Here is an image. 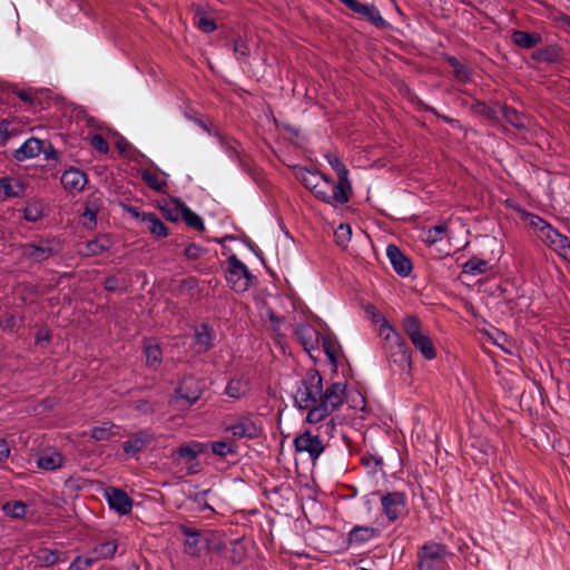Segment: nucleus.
Segmentation results:
<instances>
[{
    "instance_id": "1",
    "label": "nucleus",
    "mask_w": 570,
    "mask_h": 570,
    "mask_svg": "<svg viewBox=\"0 0 570 570\" xmlns=\"http://www.w3.org/2000/svg\"><path fill=\"white\" fill-rule=\"evenodd\" d=\"M374 320L381 323L379 334L383 340V348L392 365L400 372L411 368V354L404 338L380 314H374Z\"/></svg>"
},
{
    "instance_id": "2",
    "label": "nucleus",
    "mask_w": 570,
    "mask_h": 570,
    "mask_svg": "<svg viewBox=\"0 0 570 570\" xmlns=\"http://www.w3.org/2000/svg\"><path fill=\"white\" fill-rule=\"evenodd\" d=\"M323 390V379L316 370H308L297 382L294 403L301 410L311 412L318 407Z\"/></svg>"
},
{
    "instance_id": "3",
    "label": "nucleus",
    "mask_w": 570,
    "mask_h": 570,
    "mask_svg": "<svg viewBox=\"0 0 570 570\" xmlns=\"http://www.w3.org/2000/svg\"><path fill=\"white\" fill-rule=\"evenodd\" d=\"M345 400V385L335 382L325 390H322V397L318 407L307 412L306 421L308 423H318L325 420L332 412L336 411Z\"/></svg>"
},
{
    "instance_id": "4",
    "label": "nucleus",
    "mask_w": 570,
    "mask_h": 570,
    "mask_svg": "<svg viewBox=\"0 0 570 570\" xmlns=\"http://www.w3.org/2000/svg\"><path fill=\"white\" fill-rule=\"evenodd\" d=\"M453 553L448 546L435 541H428L417 550L419 570H448V559Z\"/></svg>"
},
{
    "instance_id": "5",
    "label": "nucleus",
    "mask_w": 570,
    "mask_h": 570,
    "mask_svg": "<svg viewBox=\"0 0 570 570\" xmlns=\"http://www.w3.org/2000/svg\"><path fill=\"white\" fill-rule=\"evenodd\" d=\"M227 263L226 282L233 291L237 293L246 292L254 279L253 274L235 254L228 257Z\"/></svg>"
},
{
    "instance_id": "6",
    "label": "nucleus",
    "mask_w": 570,
    "mask_h": 570,
    "mask_svg": "<svg viewBox=\"0 0 570 570\" xmlns=\"http://www.w3.org/2000/svg\"><path fill=\"white\" fill-rule=\"evenodd\" d=\"M351 189L325 176L313 194L322 202L337 206L348 203Z\"/></svg>"
},
{
    "instance_id": "7",
    "label": "nucleus",
    "mask_w": 570,
    "mask_h": 570,
    "mask_svg": "<svg viewBox=\"0 0 570 570\" xmlns=\"http://www.w3.org/2000/svg\"><path fill=\"white\" fill-rule=\"evenodd\" d=\"M20 250L21 258L32 263L46 262L59 253V248L52 239H41L38 244H22Z\"/></svg>"
},
{
    "instance_id": "8",
    "label": "nucleus",
    "mask_w": 570,
    "mask_h": 570,
    "mask_svg": "<svg viewBox=\"0 0 570 570\" xmlns=\"http://www.w3.org/2000/svg\"><path fill=\"white\" fill-rule=\"evenodd\" d=\"M295 451L298 453H307L312 461H316L325 451V444L317 433L305 431L293 441Z\"/></svg>"
},
{
    "instance_id": "9",
    "label": "nucleus",
    "mask_w": 570,
    "mask_h": 570,
    "mask_svg": "<svg viewBox=\"0 0 570 570\" xmlns=\"http://www.w3.org/2000/svg\"><path fill=\"white\" fill-rule=\"evenodd\" d=\"M538 237L551 249L557 252L560 256L570 257V242L569 238L560 234L549 223L543 226Z\"/></svg>"
},
{
    "instance_id": "10",
    "label": "nucleus",
    "mask_w": 570,
    "mask_h": 570,
    "mask_svg": "<svg viewBox=\"0 0 570 570\" xmlns=\"http://www.w3.org/2000/svg\"><path fill=\"white\" fill-rule=\"evenodd\" d=\"M46 141L40 140L36 137H31L27 139L18 149L13 151V158L17 161H23L30 158H35L39 156L41 153H45L47 158L57 157V153L52 149L51 145L48 142V147L51 149L50 153L45 149Z\"/></svg>"
},
{
    "instance_id": "11",
    "label": "nucleus",
    "mask_w": 570,
    "mask_h": 570,
    "mask_svg": "<svg viewBox=\"0 0 570 570\" xmlns=\"http://www.w3.org/2000/svg\"><path fill=\"white\" fill-rule=\"evenodd\" d=\"M380 500L383 512L391 522L399 519L406 505V495L403 492H389L381 495Z\"/></svg>"
},
{
    "instance_id": "12",
    "label": "nucleus",
    "mask_w": 570,
    "mask_h": 570,
    "mask_svg": "<svg viewBox=\"0 0 570 570\" xmlns=\"http://www.w3.org/2000/svg\"><path fill=\"white\" fill-rule=\"evenodd\" d=\"M235 439L254 440L261 435L262 429L249 416H242L225 428Z\"/></svg>"
},
{
    "instance_id": "13",
    "label": "nucleus",
    "mask_w": 570,
    "mask_h": 570,
    "mask_svg": "<svg viewBox=\"0 0 570 570\" xmlns=\"http://www.w3.org/2000/svg\"><path fill=\"white\" fill-rule=\"evenodd\" d=\"M112 240L109 235L101 234L96 238L80 243L77 248V253L81 257H94L102 255L108 252L112 246Z\"/></svg>"
},
{
    "instance_id": "14",
    "label": "nucleus",
    "mask_w": 570,
    "mask_h": 570,
    "mask_svg": "<svg viewBox=\"0 0 570 570\" xmlns=\"http://www.w3.org/2000/svg\"><path fill=\"white\" fill-rule=\"evenodd\" d=\"M203 393V384L194 376H186L180 382L176 390V394L180 400H184L187 405L196 403Z\"/></svg>"
},
{
    "instance_id": "15",
    "label": "nucleus",
    "mask_w": 570,
    "mask_h": 570,
    "mask_svg": "<svg viewBox=\"0 0 570 570\" xmlns=\"http://www.w3.org/2000/svg\"><path fill=\"white\" fill-rule=\"evenodd\" d=\"M106 494L109 508L111 510H115L120 515L130 513L134 502L124 490L111 488L109 491H107Z\"/></svg>"
},
{
    "instance_id": "16",
    "label": "nucleus",
    "mask_w": 570,
    "mask_h": 570,
    "mask_svg": "<svg viewBox=\"0 0 570 570\" xmlns=\"http://www.w3.org/2000/svg\"><path fill=\"white\" fill-rule=\"evenodd\" d=\"M386 256L395 273L403 277L410 275L412 272V263L396 245H387Z\"/></svg>"
},
{
    "instance_id": "17",
    "label": "nucleus",
    "mask_w": 570,
    "mask_h": 570,
    "mask_svg": "<svg viewBox=\"0 0 570 570\" xmlns=\"http://www.w3.org/2000/svg\"><path fill=\"white\" fill-rule=\"evenodd\" d=\"M297 341L303 346L304 351L312 354L318 346L320 333L308 324H298L295 328Z\"/></svg>"
},
{
    "instance_id": "18",
    "label": "nucleus",
    "mask_w": 570,
    "mask_h": 570,
    "mask_svg": "<svg viewBox=\"0 0 570 570\" xmlns=\"http://www.w3.org/2000/svg\"><path fill=\"white\" fill-rule=\"evenodd\" d=\"M60 181L66 190L79 193L87 184V175L80 169L69 168L62 173Z\"/></svg>"
},
{
    "instance_id": "19",
    "label": "nucleus",
    "mask_w": 570,
    "mask_h": 570,
    "mask_svg": "<svg viewBox=\"0 0 570 570\" xmlns=\"http://www.w3.org/2000/svg\"><path fill=\"white\" fill-rule=\"evenodd\" d=\"M154 441V435L147 431H139L128 441L124 442L122 449L126 454H136L142 451L147 444Z\"/></svg>"
},
{
    "instance_id": "20",
    "label": "nucleus",
    "mask_w": 570,
    "mask_h": 570,
    "mask_svg": "<svg viewBox=\"0 0 570 570\" xmlns=\"http://www.w3.org/2000/svg\"><path fill=\"white\" fill-rule=\"evenodd\" d=\"M180 532L185 537L184 548L185 552L191 557L200 556L199 537L200 533L196 529L187 525H180Z\"/></svg>"
},
{
    "instance_id": "21",
    "label": "nucleus",
    "mask_w": 570,
    "mask_h": 570,
    "mask_svg": "<svg viewBox=\"0 0 570 570\" xmlns=\"http://www.w3.org/2000/svg\"><path fill=\"white\" fill-rule=\"evenodd\" d=\"M379 534L377 529L368 525H355L350 532L347 541L350 544L360 546L368 542Z\"/></svg>"
},
{
    "instance_id": "22",
    "label": "nucleus",
    "mask_w": 570,
    "mask_h": 570,
    "mask_svg": "<svg viewBox=\"0 0 570 570\" xmlns=\"http://www.w3.org/2000/svg\"><path fill=\"white\" fill-rule=\"evenodd\" d=\"M100 210V199L96 196H91L85 205L81 214V220L83 227L92 229L97 224V215Z\"/></svg>"
},
{
    "instance_id": "23",
    "label": "nucleus",
    "mask_w": 570,
    "mask_h": 570,
    "mask_svg": "<svg viewBox=\"0 0 570 570\" xmlns=\"http://www.w3.org/2000/svg\"><path fill=\"white\" fill-rule=\"evenodd\" d=\"M141 223H144L150 234L158 238H164L168 235V228L154 213H142Z\"/></svg>"
},
{
    "instance_id": "24",
    "label": "nucleus",
    "mask_w": 570,
    "mask_h": 570,
    "mask_svg": "<svg viewBox=\"0 0 570 570\" xmlns=\"http://www.w3.org/2000/svg\"><path fill=\"white\" fill-rule=\"evenodd\" d=\"M207 449V445L198 442L191 441L185 445L179 446L175 453L177 456L185 459L187 461H191L196 459L199 454L204 453Z\"/></svg>"
},
{
    "instance_id": "25",
    "label": "nucleus",
    "mask_w": 570,
    "mask_h": 570,
    "mask_svg": "<svg viewBox=\"0 0 570 570\" xmlns=\"http://www.w3.org/2000/svg\"><path fill=\"white\" fill-rule=\"evenodd\" d=\"M195 345L197 346L198 353H205L213 347V333L208 325L203 324L197 328L195 333Z\"/></svg>"
},
{
    "instance_id": "26",
    "label": "nucleus",
    "mask_w": 570,
    "mask_h": 570,
    "mask_svg": "<svg viewBox=\"0 0 570 570\" xmlns=\"http://www.w3.org/2000/svg\"><path fill=\"white\" fill-rule=\"evenodd\" d=\"M411 342L414 347L420 351L424 358L429 361L435 358L436 350L432 343V340L426 334L423 333L415 338L413 337Z\"/></svg>"
},
{
    "instance_id": "27",
    "label": "nucleus",
    "mask_w": 570,
    "mask_h": 570,
    "mask_svg": "<svg viewBox=\"0 0 570 570\" xmlns=\"http://www.w3.org/2000/svg\"><path fill=\"white\" fill-rule=\"evenodd\" d=\"M63 463V456L59 452H48L41 454L37 460V466L43 470L53 471Z\"/></svg>"
},
{
    "instance_id": "28",
    "label": "nucleus",
    "mask_w": 570,
    "mask_h": 570,
    "mask_svg": "<svg viewBox=\"0 0 570 570\" xmlns=\"http://www.w3.org/2000/svg\"><path fill=\"white\" fill-rule=\"evenodd\" d=\"M512 41L520 48L531 49L541 41V36L518 30L512 33Z\"/></svg>"
},
{
    "instance_id": "29",
    "label": "nucleus",
    "mask_w": 570,
    "mask_h": 570,
    "mask_svg": "<svg viewBox=\"0 0 570 570\" xmlns=\"http://www.w3.org/2000/svg\"><path fill=\"white\" fill-rule=\"evenodd\" d=\"M0 189L6 197H20L24 191V184L19 179L3 177L0 179Z\"/></svg>"
},
{
    "instance_id": "30",
    "label": "nucleus",
    "mask_w": 570,
    "mask_h": 570,
    "mask_svg": "<svg viewBox=\"0 0 570 570\" xmlns=\"http://www.w3.org/2000/svg\"><path fill=\"white\" fill-rule=\"evenodd\" d=\"M325 157H326L328 164L331 165V167L337 174V177H338L337 183L345 185V187L352 188L351 181L348 180V170H347L346 166L341 161L338 156H336L334 154H327Z\"/></svg>"
},
{
    "instance_id": "31",
    "label": "nucleus",
    "mask_w": 570,
    "mask_h": 570,
    "mask_svg": "<svg viewBox=\"0 0 570 570\" xmlns=\"http://www.w3.org/2000/svg\"><path fill=\"white\" fill-rule=\"evenodd\" d=\"M324 177L325 175L320 171H313L305 168L301 169L298 173L299 180L312 193H314V190L320 186V183Z\"/></svg>"
},
{
    "instance_id": "32",
    "label": "nucleus",
    "mask_w": 570,
    "mask_h": 570,
    "mask_svg": "<svg viewBox=\"0 0 570 570\" xmlns=\"http://www.w3.org/2000/svg\"><path fill=\"white\" fill-rule=\"evenodd\" d=\"M144 354L146 357V365L156 368L163 361V352L159 344L145 343Z\"/></svg>"
},
{
    "instance_id": "33",
    "label": "nucleus",
    "mask_w": 570,
    "mask_h": 570,
    "mask_svg": "<svg viewBox=\"0 0 570 570\" xmlns=\"http://www.w3.org/2000/svg\"><path fill=\"white\" fill-rule=\"evenodd\" d=\"M59 551L48 548L38 549L33 554L37 564L46 568L56 564L59 561Z\"/></svg>"
},
{
    "instance_id": "34",
    "label": "nucleus",
    "mask_w": 570,
    "mask_h": 570,
    "mask_svg": "<svg viewBox=\"0 0 570 570\" xmlns=\"http://www.w3.org/2000/svg\"><path fill=\"white\" fill-rule=\"evenodd\" d=\"M500 108H501L500 105H497V104L491 105V104H487V102L479 101V100L472 105V110L475 114H479L490 120H497L499 118Z\"/></svg>"
},
{
    "instance_id": "35",
    "label": "nucleus",
    "mask_w": 570,
    "mask_h": 570,
    "mask_svg": "<svg viewBox=\"0 0 570 570\" xmlns=\"http://www.w3.org/2000/svg\"><path fill=\"white\" fill-rule=\"evenodd\" d=\"M500 114L511 126L515 128H524L527 126L525 116L517 111L513 107L507 105L501 106Z\"/></svg>"
},
{
    "instance_id": "36",
    "label": "nucleus",
    "mask_w": 570,
    "mask_h": 570,
    "mask_svg": "<svg viewBox=\"0 0 570 570\" xmlns=\"http://www.w3.org/2000/svg\"><path fill=\"white\" fill-rule=\"evenodd\" d=\"M489 269V263L478 257H472L463 264V273L472 276L484 274Z\"/></svg>"
},
{
    "instance_id": "37",
    "label": "nucleus",
    "mask_w": 570,
    "mask_h": 570,
    "mask_svg": "<svg viewBox=\"0 0 570 570\" xmlns=\"http://www.w3.org/2000/svg\"><path fill=\"white\" fill-rule=\"evenodd\" d=\"M248 392V383L242 379H232L225 389V393L233 399H240Z\"/></svg>"
},
{
    "instance_id": "38",
    "label": "nucleus",
    "mask_w": 570,
    "mask_h": 570,
    "mask_svg": "<svg viewBox=\"0 0 570 570\" xmlns=\"http://www.w3.org/2000/svg\"><path fill=\"white\" fill-rule=\"evenodd\" d=\"M402 326H403V331L406 333V335L409 336V338L411 341L413 340V337L415 338V337L420 336L421 334H423L422 324H421L420 320L414 315H406L403 318Z\"/></svg>"
},
{
    "instance_id": "39",
    "label": "nucleus",
    "mask_w": 570,
    "mask_h": 570,
    "mask_svg": "<svg viewBox=\"0 0 570 570\" xmlns=\"http://www.w3.org/2000/svg\"><path fill=\"white\" fill-rule=\"evenodd\" d=\"M181 218L185 220V223L193 227L194 229L198 232L205 230V225L199 215H197L195 212H193L186 204L184 203V206L181 207Z\"/></svg>"
},
{
    "instance_id": "40",
    "label": "nucleus",
    "mask_w": 570,
    "mask_h": 570,
    "mask_svg": "<svg viewBox=\"0 0 570 570\" xmlns=\"http://www.w3.org/2000/svg\"><path fill=\"white\" fill-rule=\"evenodd\" d=\"M43 216V205L38 200L28 202L23 209V217L27 222L36 223Z\"/></svg>"
},
{
    "instance_id": "41",
    "label": "nucleus",
    "mask_w": 570,
    "mask_h": 570,
    "mask_svg": "<svg viewBox=\"0 0 570 570\" xmlns=\"http://www.w3.org/2000/svg\"><path fill=\"white\" fill-rule=\"evenodd\" d=\"M208 445L212 452L219 458H226L228 455L236 454V446L233 442L214 441L210 442Z\"/></svg>"
},
{
    "instance_id": "42",
    "label": "nucleus",
    "mask_w": 570,
    "mask_h": 570,
    "mask_svg": "<svg viewBox=\"0 0 570 570\" xmlns=\"http://www.w3.org/2000/svg\"><path fill=\"white\" fill-rule=\"evenodd\" d=\"M115 425L110 422H105L100 426H95L91 430L90 436L96 441H107L111 438L116 436L117 433L114 432Z\"/></svg>"
},
{
    "instance_id": "43",
    "label": "nucleus",
    "mask_w": 570,
    "mask_h": 570,
    "mask_svg": "<svg viewBox=\"0 0 570 570\" xmlns=\"http://www.w3.org/2000/svg\"><path fill=\"white\" fill-rule=\"evenodd\" d=\"M26 504L22 501H10L3 504L2 511L14 519L23 518L26 514Z\"/></svg>"
},
{
    "instance_id": "44",
    "label": "nucleus",
    "mask_w": 570,
    "mask_h": 570,
    "mask_svg": "<svg viewBox=\"0 0 570 570\" xmlns=\"http://www.w3.org/2000/svg\"><path fill=\"white\" fill-rule=\"evenodd\" d=\"M141 179L155 191H163L166 186V183L161 180L157 174L150 170H144L141 173Z\"/></svg>"
},
{
    "instance_id": "45",
    "label": "nucleus",
    "mask_w": 570,
    "mask_h": 570,
    "mask_svg": "<svg viewBox=\"0 0 570 570\" xmlns=\"http://www.w3.org/2000/svg\"><path fill=\"white\" fill-rule=\"evenodd\" d=\"M352 229L347 224H341L334 232V238L338 246L345 247L351 240Z\"/></svg>"
},
{
    "instance_id": "46",
    "label": "nucleus",
    "mask_w": 570,
    "mask_h": 570,
    "mask_svg": "<svg viewBox=\"0 0 570 570\" xmlns=\"http://www.w3.org/2000/svg\"><path fill=\"white\" fill-rule=\"evenodd\" d=\"M446 234L448 226L445 224L435 225L426 232V242L430 244L438 243L442 240Z\"/></svg>"
},
{
    "instance_id": "47",
    "label": "nucleus",
    "mask_w": 570,
    "mask_h": 570,
    "mask_svg": "<svg viewBox=\"0 0 570 570\" xmlns=\"http://www.w3.org/2000/svg\"><path fill=\"white\" fill-rule=\"evenodd\" d=\"M195 24L206 33H212L217 29L215 20L204 13H199L195 17Z\"/></svg>"
},
{
    "instance_id": "48",
    "label": "nucleus",
    "mask_w": 570,
    "mask_h": 570,
    "mask_svg": "<svg viewBox=\"0 0 570 570\" xmlns=\"http://www.w3.org/2000/svg\"><path fill=\"white\" fill-rule=\"evenodd\" d=\"M323 351L326 354L328 361L335 364L337 361V348L336 343L328 336H322Z\"/></svg>"
},
{
    "instance_id": "49",
    "label": "nucleus",
    "mask_w": 570,
    "mask_h": 570,
    "mask_svg": "<svg viewBox=\"0 0 570 570\" xmlns=\"http://www.w3.org/2000/svg\"><path fill=\"white\" fill-rule=\"evenodd\" d=\"M184 203L180 200H175L174 206H167L163 208V214L167 220L177 222L181 217V207Z\"/></svg>"
},
{
    "instance_id": "50",
    "label": "nucleus",
    "mask_w": 570,
    "mask_h": 570,
    "mask_svg": "<svg viewBox=\"0 0 570 570\" xmlns=\"http://www.w3.org/2000/svg\"><path fill=\"white\" fill-rule=\"evenodd\" d=\"M232 50H233V52H234V55H235L237 60L247 59L249 53H250L249 47L240 38H237V39L234 40L233 46H232Z\"/></svg>"
},
{
    "instance_id": "51",
    "label": "nucleus",
    "mask_w": 570,
    "mask_h": 570,
    "mask_svg": "<svg viewBox=\"0 0 570 570\" xmlns=\"http://www.w3.org/2000/svg\"><path fill=\"white\" fill-rule=\"evenodd\" d=\"M95 551L104 559H110L117 551L116 541H107L96 547Z\"/></svg>"
},
{
    "instance_id": "52",
    "label": "nucleus",
    "mask_w": 570,
    "mask_h": 570,
    "mask_svg": "<svg viewBox=\"0 0 570 570\" xmlns=\"http://www.w3.org/2000/svg\"><path fill=\"white\" fill-rule=\"evenodd\" d=\"M522 218L527 220L529 225L538 232V234L542 230L543 226L548 224V222L540 216L525 210L522 212Z\"/></svg>"
},
{
    "instance_id": "53",
    "label": "nucleus",
    "mask_w": 570,
    "mask_h": 570,
    "mask_svg": "<svg viewBox=\"0 0 570 570\" xmlns=\"http://www.w3.org/2000/svg\"><path fill=\"white\" fill-rule=\"evenodd\" d=\"M90 145L101 154H107L109 150L107 140L99 134H95L90 137Z\"/></svg>"
},
{
    "instance_id": "54",
    "label": "nucleus",
    "mask_w": 570,
    "mask_h": 570,
    "mask_svg": "<svg viewBox=\"0 0 570 570\" xmlns=\"http://www.w3.org/2000/svg\"><path fill=\"white\" fill-rule=\"evenodd\" d=\"M95 562L92 558L76 557L70 563L68 570H86L90 568Z\"/></svg>"
},
{
    "instance_id": "55",
    "label": "nucleus",
    "mask_w": 570,
    "mask_h": 570,
    "mask_svg": "<svg viewBox=\"0 0 570 570\" xmlns=\"http://www.w3.org/2000/svg\"><path fill=\"white\" fill-rule=\"evenodd\" d=\"M448 61H449L450 66L454 69V72L459 79H461V80L468 79L469 72H468L466 68L461 62H459L456 58L450 57L448 59Z\"/></svg>"
},
{
    "instance_id": "56",
    "label": "nucleus",
    "mask_w": 570,
    "mask_h": 570,
    "mask_svg": "<svg viewBox=\"0 0 570 570\" xmlns=\"http://www.w3.org/2000/svg\"><path fill=\"white\" fill-rule=\"evenodd\" d=\"M203 253L204 248L195 243L189 244L184 250L185 257L190 261L198 259L203 255Z\"/></svg>"
},
{
    "instance_id": "57",
    "label": "nucleus",
    "mask_w": 570,
    "mask_h": 570,
    "mask_svg": "<svg viewBox=\"0 0 570 570\" xmlns=\"http://www.w3.org/2000/svg\"><path fill=\"white\" fill-rule=\"evenodd\" d=\"M422 108L429 112H432L433 115H435L436 117L443 119L445 122L450 124L451 126L453 127H458L460 128V121L458 119H454V118H451L446 115H443V114H440L435 108L431 107V106H428V105H423Z\"/></svg>"
},
{
    "instance_id": "58",
    "label": "nucleus",
    "mask_w": 570,
    "mask_h": 570,
    "mask_svg": "<svg viewBox=\"0 0 570 570\" xmlns=\"http://www.w3.org/2000/svg\"><path fill=\"white\" fill-rule=\"evenodd\" d=\"M135 410L142 414H151L155 412V406L148 400H138L134 405Z\"/></svg>"
},
{
    "instance_id": "59",
    "label": "nucleus",
    "mask_w": 570,
    "mask_h": 570,
    "mask_svg": "<svg viewBox=\"0 0 570 570\" xmlns=\"http://www.w3.org/2000/svg\"><path fill=\"white\" fill-rule=\"evenodd\" d=\"M10 121L8 119L0 120V146H3L7 140L12 137L9 131Z\"/></svg>"
},
{
    "instance_id": "60",
    "label": "nucleus",
    "mask_w": 570,
    "mask_h": 570,
    "mask_svg": "<svg viewBox=\"0 0 570 570\" xmlns=\"http://www.w3.org/2000/svg\"><path fill=\"white\" fill-rule=\"evenodd\" d=\"M104 287L108 292H116L119 289V279L116 276H109L106 278Z\"/></svg>"
},
{
    "instance_id": "61",
    "label": "nucleus",
    "mask_w": 570,
    "mask_h": 570,
    "mask_svg": "<svg viewBox=\"0 0 570 570\" xmlns=\"http://www.w3.org/2000/svg\"><path fill=\"white\" fill-rule=\"evenodd\" d=\"M10 455V448L4 439L0 440V462L6 461Z\"/></svg>"
},
{
    "instance_id": "62",
    "label": "nucleus",
    "mask_w": 570,
    "mask_h": 570,
    "mask_svg": "<svg viewBox=\"0 0 570 570\" xmlns=\"http://www.w3.org/2000/svg\"><path fill=\"white\" fill-rule=\"evenodd\" d=\"M17 96L24 102H31L33 97L30 90H18Z\"/></svg>"
},
{
    "instance_id": "63",
    "label": "nucleus",
    "mask_w": 570,
    "mask_h": 570,
    "mask_svg": "<svg viewBox=\"0 0 570 570\" xmlns=\"http://www.w3.org/2000/svg\"><path fill=\"white\" fill-rule=\"evenodd\" d=\"M226 147V151L228 153V155L232 157V158H235V159H239L240 156H239V153L238 150L236 149V147L227 144V142H223Z\"/></svg>"
},
{
    "instance_id": "64",
    "label": "nucleus",
    "mask_w": 570,
    "mask_h": 570,
    "mask_svg": "<svg viewBox=\"0 0 570 570\" xmlns=\"http://www.w3.org/2000/svg\"><path fill=\"white\" fill-rule=\"evenodd\" d=\"M209 492V490H204V491H199V492H196L194 495H193V500L198 503V504H202L205 500V497L207 495V493Z\"/></svg>"
}]
</instances>
